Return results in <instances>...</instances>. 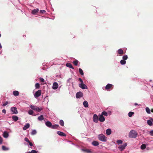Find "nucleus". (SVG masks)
I'll return each mask as SVG.
<instances>
[{
	"mask_svg": "<svg viewBox=\"0 0 153 153\" xmlns=\"http://www.w3.org/2000/svg\"><path fill=\"white\" fill-rule=\"evenodd\" d=\"M44 118L43 115H41L39 117L38 119L39 120L41 121L43 120Z\"/></svg>",
	"mask_w": 153,
	"mask_h": 153,
	"instance_id": "27",
	"label": "nucleus"
},
{
	"mask_svg": "<svg viewBox=\"0 0 153 153\" xmlns=\"http://www.w3.org/2000/svg\"><path fill=\"white\" fill-rule=\"evenodd\" d=\"M13 94L15 96H17L19 94V92L17 91H14L13 92Z\"/></svg>",
	"mask_w": 153,
	"mask_h": 153,
	"instance_id": "24",
	"label": "nucleus"
},
{
	"mask_svg": "<svg viewBox=\"0 0 153 153\" xmlns=\"http://www.w3.org/2000/svg\"><path fill=\"white\" fill-rule=\"evenodd\" d=\"M151 112L153 113V109H151Z\"/></svg>",
	"mask_w": 153,
	"mask_h": 153,
	"instance_id": "55",
	"label": "nucleus"
},
{
	"mask_svg": "<svg viewBox=\"0 0 153 153\" xmlns=\"http://www.w3.org/2000/svg\"><path fill=\"white\" fill-rule=\"evenodd\" d=\"M134 114V112L131 111L129 112L128 113V116L129 117H132L133 115Z\"/></svg>",
	"mask_w": 153,
	"mask_h": 153,
	"instance_id": "31",
	"label": "nucleus"
},
{
	"mask_svg": "<svg viewBox=\"0 0 153 153\" xmlns=\"http://www.w3.org/2000/svg\"><path fill=\"white\" fill-rule=\"evenodd\" d=\"M42 91L39 90L36 91L35 93L34 94V96L35 98H37L39 97L41 94Z\"/></svg>",
	"mask_w": 153,
	"mask_h": 153,
	"instance_id": "4",
	"label": "nucleus"
},
{
	"mask_svg": "<svg viewBox=\"0 0 153 153\" xmlns=\"http://www.w3.org/2000/svg\"><path fill=\"white\" fill-rule=\"evenodd\" d=\"M83 96V93L79 91L76 94V97L77 98H79L81 97H82Z\"/></svg>",
	"mask_w": 153,
	"mask_h": 153,
	"instance_id": "6",
	"label": "nucleus"
},
{
	"mask_svg": "<svg viewBox=\"0 0 153 153\" xmlns=\"http://www.w3.org/2000/svg\"><path fill=\"white\" fill-rule=\"evenodd\" d=\"M138 135V133L137 131L134 130L131 131L128 134V137L130 138H135Z\"/></svg>",
	"mask_w": 153,
	"mask_h": 153,
	"instance_id": "1",
	"label": "nucleus"
},
{
	"mask_svg": "<svg viewBox=\"0 0 153 153\" xmlns=\"http://www.w3.org/2000/svg\"><path fill=\"white\" fill-rule=\"evenodd\" d=\"M2 149L4 151H7L9 150V148L6 147L5 146H2Z\"/></svg>",
	"mask_w": 153,
	"mask_h": 153,
	"instance_id": "30",
	"label": "nucleus"
},
{
	"mask_svg": "<svg viewBox=\"0 0 153 153\" xmlns=\"http://www.w3.org/2000/svg\"><path fill=\"white\" fill-rule=\"evenodd\" d=\"M83 104L85 108H87L88 106V103L86 101H84L83 103Z\"/></svg>",
	"mask_w": 153,
	"mask_h": 153,
	"instance_id": "19",
	"label": "nucleus"
},
{
	"mask_svg": "<svg viewBox=\"0 0 153 153\" xmlns=\"http://www.w3.org/2000/svg\"><path fill=\"white\" fill-rule=\"evenodd\" d=\"M92 144L95 146H97L99 145L98 142L96 141H94L92 142Z\"/></svg>",
	"mask_w": 153,
	"mask_h": 153,
	"instance_id": "21",
	"label": "nucleus"
},
{
	"mask_svg": "<svg viewBox=\"0 0 153 153\" xmlns=\"http://www.w3.org/2000/svg\"><path fill=\"white\" fill-rule=\"evenodd\" d=\"M83 150L84 151L87 152L88 153H91V151L88 149H85V150Z\"/></svg>",
	"mask_w": 153,
	"mask_h": 153,
	"instance_id": "42",
	"label": "nucleus"
},
{
	"mask_svg": "<svg viewBox=\"0 0 153 153\" xmlns=\"http://www.w3.org/2000/svg\"><path fill=\"white\" fill-rule=\"evenodd\" d=\"M28 143H29V145H30V146H33V144L31 142H30V141Z\"/></svg>",
	"mask_w": 153,
	"mask_h": 153,
	"instance_id": "52",
	"label": "nucleus"
},
{
	"mask_svg": "<svg viewBox=\"0 0 153 153\" xmlns=\"http://www.w3.org/2000/svg\"><path fill=\"white\" fill-rule=\"evenodd\" d=\"M40 81L41 82H44L45 80L44 79L42 78H40Z\"/></svg>",
	"mask_w": 153,
	"mask_h": 153,
	"instance_id": "46",
	"label": "nucleus"
},
{
	"mask_svg": "<svg viewBox=\"0 0 153 153\" xmlns=\"http://www.w3.org/2000/svg\"><path fill=\"white\" fill-rule=\"evenodd\" d=\"M147 123L149 126H152L153 125V123L151 120H148L147 121Z\"/></svg>",
	"mask_w": 153,
	"mask_h": 153,
	"instance_id": "25",
	"label": "nucleus"
},
{
	"mask_svg": "<svg viewBox=\"0 0 153 153\" xmlns=\"http://www.w3.org/2000/svg\"><path fill=\"white\" fill-rule=\"evenodd\" d=\"M127 145V143H125L123 145L120 146L119 147V148L120 151H122L125 149Z\"/></svg>",
	"mask_w": 153,
	"mask_h": 153,
	"instance_id": "5",
	"label": "nucleus"
},
{
	"mask_svg": "<svg viewBox=\"0 0 153 153\" xmlns=\"http://www.w3.org/2000/svg\"><path fill=\"white\" fill-rule=\"evenodd\" d=\"M3 136L4 137L7 138L9 136V134L7 131H4L3 134Z\"/></svg>",
	"mask_w": 153,
	"mask_h": 153,
	"instance_id": "15",
	"label": "nucleus"
},
{
	"mask_svg": "<svg viewBox=\"0 0 153 153\" xmlns=\"http://www.w3.org/2000/svg\"><path fill=\"white\" fill-rule=\"evenodd\" d=\"M59 126L58 125L55 124L53 125H52L51 128L57 129Z\"/></svg>",
	"mask_w": 153,
	"mask_h": 153,
	"instance_id": "20",
	"label": "nucleus"
},
{
	"mask_svg": "<svg viewBox=\"0 0 153 153\" xmlns=\"http://www.w3.org/2000/svg\"><path fill=\"white\" fill-rule=\"evenodd\" d=\"M122 141L121 140H117V143L118 144H120L122 143Z\"/></svg>",
	"mask_w": 153,
	"mask_h": 153,
	"instance_id": "41",
	"label": "nucleus"
},
{
	"mask_svg": "<svg viewBox=\"0 0 153 153\" xmlns=\"http://www.w3.org/2000/svg\"><path fill=\"white\" fill-rule=\"evenodd\" d=\"M150 135L151 136H153V130L151 131H150Z\"/></svg>",
	"mask_w": 153,
	"mask_h": 153,
	"instance_id": "48",
	"label": "nucleus"
},
{
	"mask_svg": "<svg viewBox=\"0 0 153 153\" xmlns=\"http://www.w3.org/2000/svg\"><path fill=\"white\" fill-rule=\"evenodd\" d=\"M28 113L30 115H33V111L32 110H30L28 112Z\"/></svg>",
	"mask_w": 153,
	"mask_h": 153,
	"instance_id": "40",
	"label": "nucleus"
},
{
	"mask_svg": "<svg viewBox=\"0 0 153 153\" xmlns=\"http://www.w3.org/2000/svg\"><path fill=\"white\" fill-rule=\"evenodd\" d=\"M39 10L38 9H34L32 11L31 13L33 14H35L37 13L39 11Z\"/></svg>",
	"mask_w": 153,
	"mask_h": 153,
	"instance_id": "18",
	"label": "nucleus"
},
{
	"mask_svg": "<svg viewBox=\"0 0 153 153\" xmlns=\"http://www.w3.org/2000/svg\"><path fill=\"white\" fill-rule=\"evenodd\" d=\"M98 116L96 114H94L93 116V121L96 123H97L98 122Z\"/></svg>",
	"mask_w": 153,
	"mask_h": 153,
	"instance_id": "8",
	"label": "nucleus"
},
{
	"mask_svg": "<svg viewBox=\"0 0 153 153\" xmlns=\"http://www.w3.org/2000/svg\"><path fill=\"white\" fill-rule=\"evenodd\" d=\"M106 132L107 135H109L111 133V130L110 129H108L106 130Z\"/></svg>",
	"mask_w": 153,
	"mask_h": 153,
	"instance_id": "22",
	"label": "nucleus"
},
{
	"mask_svg": "<svg viewBox=\"0 0 153 153\" xmlns=\"http://www.w3.org/2000/svg\"><path fill=\"white\" fill-rule=\"evenodd\" d=\"M146 112L148 114H149L150 113V110L149 108L148 107H146Z\"/></svg>",
	"mask_w": 153,
	"mask_h": 153,
	"instance_id": "33",
	"label": "nucleus"
},
{
	"mask_svg": "<svg viewBox=\"0 0 153 153\" xmlns=\"http://www.w3.org/2000/svg\"><path fill=\"white\" fill-rule=\"evenodd\" d=\"M1 48H2L1 45V44H0V49Z\"/></svg>",
	"mask_w": 153,
	"mask_h": 153,
	"instance_id": "54",
	"label": "nucleus"
},
{
	"mask_svg": "<svg viewBox=\"0 0 153 153\" xmlns=\"http://www.w3.org/2000/svg\"><path fill=\"white\" fill-rule=\"evenodd\" d=\"M35 86L36 88L38 89L40 87V85L39 83H36Z\"/></svg>",
	"mask_w": 153,
	"mask_h": 153,
	"instance_id": "39",
	"label": "nucleus"
},
{
	"mask_svg": "<svg viewBox=\"0 0 153 153\" xmlns=\"http://www.w3.org/2000/svg\"><path fill=\"white\" fill-rule=\"evenodd\" d=\"M79 80L80 81V82L81 83H83V81H82V79L79 78Z\"/></svg>",
	"mask_w": 153,
	"mask_h": 153,
	"instance_id": "50",
	"label": "nucleus"
},
{
	"mask_svg": "<svg viewBox=\"0 0 153 153\" xmlns=\"http://www.w3.org/2000/svg\"><path fill=\"white\" fill-rule=\"evenodd\" d=\"M28 153H30V152H29Z\"/></svg>",
	"mask_w": 153,
	"mask_h": 153,
	"instance_id": "58",
	"label": "nucleus"
},
{
	"mask_svg": "<svg viewBox=\"0 0 153 153\" xmlns=\"http://www.w3.org/2000/svg\"><path fill=\"white\" fill-rule=\"evenodd\" d=\"M59 124L62 126H63L64 125V122L62 120H60L59 121Z\"/></svg>",
	"mask_w": 153,
	"mask_h": 153,
	"instance_id": "35",
	"label": "nucleus"
},
{
	"mask_svg": "<svg viewBox=\"0 0 153 153\" xmlns=\"http://www.w3.org/2000/svg\"><path fill=\"white\" fill-rule=\"evenodd\" d=\"M101 115H102V116H103V115H104L105 116H107L108 115V114L106 112L104 111L102 112Z\"/></svg>",
	"mask_w": 153,
	"mask_h": 153,
	"instance_id": "34",
	"label": "nucleus"
},
{
	"mask_svg": "<svg viewBox=\"0 0 153 153\" xmlns=\"http://www.w3.org/2000/svg\"><path fill=\"white\" fill-rule=\"evenodd\" d=\"M57 134L61 136H65L66 134L60 131H58Z\"/></svg>",
	"mask_w": 153,
	"mask_h": 153,
	"instance_id": "14",
	"label": "nucleus"
},
{
	"mask_svg": "<svg viewBox=\"0 0 153 153\" xmlns=\"http://www.w3.org/2000/svg\"><path fill=\"white\" fill-rule=\"evenodd\" d=\"M3 142V139L0 136V144H1Z\"/></svg>",
	"mask_w": 153,
	"mask_h": 153,
	"instance_id": "44",
	"label": "nucleus"
},
{
	"mask_svg": "<svg viewBox=\"0 0 153 153\" xmlns=\"http://www.w3.org/2000/svg\"><path fill=\"white\" fill-rule=\"evenodd\" d=\"M46 125L48 127L51 128L52 126V123L50 121H48L45 123Z\"/></svg>",
	"mask_w": 153,
	"mask_h": 153,
	"instance_id": "13",
	"label": "nucleus"
},
{
	"mask_svg": "<svg viewBox=\"0 0 153 153\" xmlns=\"http://www.w3.org/2000/svg\"><path fill=\"white\" fill-rule=\"evenodd\" d=\"M6 110L4 109L2 110V112L4 114H6Z\"/></svg>",
	"mask_w": 153,
	"mask_h": 153,
	"instance_id": "51",
	"label": "nucleus"
},
{
	"mask_svg": "<svg viewBox=\"0 0 153 153\" xmlns=\"http://www.w3.org/2000/svg\"><path fill=\"white\" fill-rule=\"evenodd\" d=\"M30 107L33 110L38 112L42 110V108H39L37 106H34L33 105H31L30 106Z\"/></svg>",
	"mask_w": 153,
	"mask_h": 153,
	"instance_id": "3",
	"label": "nucleus"
},
{
	"mask_svg": "<svg viewBox=\"0 0 153 153\" xmlns=\"http://www.w3.org/2000/svg\"><path fill=\"white\" fill-rule=\"evenodd\" d=\"M13 120L14 121H16L18 120V117L16 116H14L12 117Z\"/></svg>",
	"mask_w": 153,
	"mask_h": 153,
	"instance_id": "23",
	"label": "nucleus"
},
{
	"mask_svg": "<svg viewBox=\"0 0 153 153\" xmlns=\"http://www.w3.org/2000/svg\"><path fill=\"white\" fill-rule=\"evenodd\" d=\"M118 53L119 54L121 55H123V51L121 49H119L118 50Z\"/></svg>",
	"mask_w": 153,
	"mask_h": 153,
	"instance_id": "26",
	"label": "nucleus"
},
{
	"mask_svg": "<svg viewBox=\"0 0 153 153\" xmlns=\"http://www.w3.org/2000/svg\"><path fill=\"white\" fill-rule=\"evenodd\" d=\"M146 147V146L145 144H143L141 146L140 148L142 149H145Z\"/></svg>",
	"mask_w": 153,
	"mask_h": 153,
	"instance_id": "32",
	"label": "nucleus"
},
{
	"mask_svg": "<svg viewBox=\"0 0 153 153\" xmlns=\"http://www.w3.org/2000/svg\"><path fill=\"white\" fill-rule=\"evenodd\" d=\"M120 63L121 65H124L126 63V61L124 60H121L120 61Z\"/></svg>",
	"mask_w": 153,
	"mask_h": 153,
	"instance_id": "37",
	"label": "nucleus"
},
{
	"mask_svg": "<svg viewBox=\"0 0 153 153\" xmlns=\"http://www.w3.org/2000/svg\"><path fill=\"white\" fill-rule=\"evenodd\" d=\"M30 152V153H37V152L36 151L33 150L31 151Z\"/></svg>",
	"mask_w": 153,
	"mask_h": 153,
	"instance_id": "45",
	"label": "nucleus"
},
{
	"mask_svg": "<svg viewBox=\"0 0 153 153\" xmlns=\"http://www.w3.org/2000/svg\"><path fill=\"white\" fill-rule=\"evenodd\" d=\"M79 86L83 89H87L88 88L87 86L83 83H80L79 85Z\"/></svg>",
	"mask_w": 153,
	"mask_h": 153,
	"instance_id": "7",
	"label": "nucleus"
},
{
	"mask_svg": "<svg viewBox=\"0 0 153 153\" xmlns=\"http://www.w3.org/2000/svg\"><path fill=\"white\" fill-rule=\"evenodd\" d=\"M25 140L26 141V142H27L28 143L30 141L28 139L27 137H25Z\"/></svg>",
	"mask_w": 153,
	"mask_h": 153,
	"instance_id": "43",
	"label": "nucleus"
},
{
	"mask_svg": "<svg viewBox=\"0 0 153 153\" xmlns=\"http://www.w3.org/2000/svg\"><path fill=\"white\" fill-rule=\"evenodd\" d=\"M113 85L111 84H108L105 86V89L106 90H108L110 88H113Z\"/></svg>",
	"mask_w": 153,
	"mask_h": 153,
	"instance_id": "9",
	"label": "nucleus"
},
{
	"mask_svg": "<svg viewBox=\"0 0 153 153\" xmlns=\"http://www.w3.org/2000/svg\"><path fill=\"white\" fill-rule=\"evenodd\" d=\"M79 71L80 74L82 75H84V73L82 70L80 68H79Z\"/></svg>",
	"mask_w": 153,
	"mask_h": 153,
	"instance_id": "29",
	"label": "nucleus"
},
{
	"mask_svg": "<svg viewBox=\"0 0 153 153\" xmlns=\"http://www.w3.org/2000/svg\"><path fill=\"white\" fill-rule=\"evenodd\" d=\"M11 110L13 114H16L18 113V111L16 107H12L11 108Z\"/></svg>",
	"mask_w": 153,
	"mask_h": 153,
	"instance_id": "10",
	"label": "nucleus"
},
{
	"mask_svg": "<svg viewBox=\"0 0 153 153\" xmlns=\"http://www.w3.org/2000/svg\"><path fill=\"white\" fill-rule=\"evenodd\" d=\"M99 139L102 141L105 142L107 140V138L103 134H100L98 136Z\"/></svg>",
	"mask_w": 153,
	"mask_h": 153,
	"instance_id": "2",
	"label": "nucleus"
},
{
	"mask_svg": "<svg viewBox=\"0 0 153 153\" xmlns=\"http://www.w3.org/2000/svg\"><path fill=\"white\" fill-rule=\"evenodd\" d=\"M30 124L28 123H27L25 126L23 128V129L24 130H26L30 127Z\"/></svg>",
	"mask_w": 153,
	"mask_h": 153,
	"instance_id": "17",
	"label": "nucleus"
},
{
	"mask_svg": "<svg viewBox=\"0 0 153 153\" xmlns=\"http://www.w3.org/2000/svg\"><path fill=\"white\" fill-rule=\"evenodd\" d=\"M134 105H135L136 106V105H138V104H137V103H135L134 104Z\"/></svg>",
	"mask_w": 153,
	"mask_h": 153,
	"instance_id": "53",
	"label": "nucleus"
},
{
	"mask_svg": "<svg viewBox=\"0 0 153 153\" xmlns=\"http://www.w3.org/2000/svg\"><path fill=\"white\" fill-rule=\"evenodd\" d=\"M37 133V132L35 130H32V132H31V134L32 135H34L36 134Z\"/></svg>",
	"mask_w": 153,
	"mask_h": 153,
	"instance_id": "36",
	"label": "nucleus"
},
{
	"mask_svg": "<svg viewBox=\"0 0 153 153\" xmlns=\"http://www.w3.org/2000/svg\"><path fill=\"white\" fill-rule=\"evenodd\" d=\"M40 13H45V10H40Z\"/></svg>",
	"mask_w": 153,
	"mask_h": 153,
	"instance_id": "47",
	"label": "nucleus"
},
{
	"mask_svg": "<svg viewBox=\"0 0 153 153\" xmlns=\"http://www.w3.org/2000/svg\"><path fill=\"white\" fill-rule=\"evenodd\" d=\"M1 34L0 33V37H1Z\"/></svg>",
	"mask_w": 153,
	"mask_h": 153,
	"instance_id": "57",
	"label": "nucleus"
},
{
	"mask_svg": "<svg viewBox=\"0 0 153 153\" xmlns=\"http://www.w3.org/2000/svg\"><path fill=\"white\" fill-rule=\"evenodd\" d=\"M151 119L152 120V121L153 122V119Z\"/></svg>",
	"mask_w": 153,
	"mask_h": 153,
	"instance_id": "56",
	"label": "nucleus"
},
{
	"mask_svg": "<svg viewBox=\"0 0 153 153\" xmlns=\"http://www.w3.org/2000/svg\"><path fill=\"white\" fill-rule=\"evenodd\" d=\"M58 87V85L57 83L56 82H55L53 83V86H52V88L53 89L55 90Z\"/></svg>",
	"mask_w": 153,
	"mask_h": 153,
	"instance_id": "11",
	"label": "nucleus"
},
{
	"mask_svg": "<svg viewBox=\"0 0 153 153\" xmlns=\"http://www.w3.org/2000/svg\"><path fill=\"white\" fill-rule=\"evenodd\" d=\"M123 60L125 61V60H126L128 59L127 56L126 55H124L123 56Z\"/></svg>",
	"mask_w": 153,
	"mask_h": 153,
	"instance_id": "38",
	"label": "nucleus"
},
{
	"mask_svg": "<svg viewBox=\"0 0 153 153\" xmlns=\"http://www.w3.org/2000/svg\"><path fill=\"white\" fill-rule=\"evenodd\" d=\"M79 62L77 60H75L73 62V64L75 66H77L78 65Z\"/></svg>",
	"mask_w": 153,
	"mask_h": 153,
	"instance_id": "28",
	"label": "nucleus"
},
{
	"mask_svg": "<svg viewBox=\"0 0 153 153\" xmlns=\"http://www.w3.org/2000/svg\"><path fill=\"white\" fill-rule=\"evenodd\" d=\"M99 121L101 122H103L105 121V118L103 116L100 115L99 119Z\"/></svg>",
	"mask_w": 153,
	"mask_h": 153,
	"instance_id": "12",
	"label": "nucleus"
},
{
	"mask_svg": "<svg viewBox=\"0 0 153 153\" xmlns=\"http://www.w3.org/2000/svg\"><path fill=\"white\" fill-rule=\"evenodd\" d=\"M8 103V102L7 101L3 104V106H5Z\"/></svg>",
	"mask_w": 153,
	"mask_h": 153,
	"instance_id": "49",
	"label": "nucleus"
},
{
	"mask_svg": "<svg viewBox=\"0 0 153 153\" xmlns=\"http://www.w3.org/2000/svg\"><path fill=\"white\" fill-rule=\"evenodd\" d=\"M66 65L67 67H68L72 69H74V68L72 65V64L70 63H68L66 64Z\"/></svg>",
	"mask_w": 153,
	"mask_h": 153,
	"instance_id": "16",
	"label": "nucleus"
}]
</instances>
